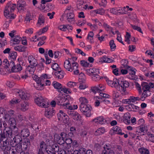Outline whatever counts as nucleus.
<instances>
[{
  "label": "nucleus",
  "instance_id": "obj_1",
  "mask_svg": "<svg viewBox=\"0 0 154 154\" xmlns=\"http://www.w3.org/2000/svg\"><path fill=\"white\" fill-rule=\"evenodd\" d=\"M108 85L112 88H115L122 96L128 94L127 91V88L129 87V84L128 81L125 80L118 81L117 79H113V81L109 80L108 79H106Z\"/></svg>",
  "mask_w": 154,
  "mask_h": 154
},
{
  "label": "nucleus",
  "instance_id": "obj_2",
  "mask_svg": "<svg viewBox=\"0 0 154 154\" xmlns=\"http://www.w3.org/2000/svg\"><path fill=\"white\" fill-rule=\"evenodd\" d=\"M16 7V4L12 3L10 2L8 3L5 7L4 11V14L5 17L7 18L14 19L15 16L13 14V12Z\"/></svg>",
  "mask_w": 154,
  "mask_h": 154
},
{
  "label": "nucleus",
  "instance_id": "obj_3",
  "mask_svg": "<svg viewBox=\"0 0 154 154\" xmlns=\"http://www.w3.org/2000/svg\"><path fill=\"white\" fill-rule=\"evenodd\" d=\"M78 66V64L77 63H70L68 60H65L64 62V68L67 71L70 72L73 71L75 75H77L79 73Z\"/></svg>",
  "mask_w": 154,
  "mask_h": 154
},
{
  "label": "nucleus",
  "instance_id": "obj_4",
  "mask_svg": "<svg viewBox=\"0 0 154 154\" xmlns=\"http://www.w3.org/2000/svg\"><path fill=\"white\" fill-rule=\"evenodd\" d=\"M35 101L36 104L41 107L46 108L50 106L48 99L44 98L42 96H39L37 97L35 99Z\"/></svg>",
  "mask_w": 154,
  "mask_h": 154
},
{
  "label": "nucleus",
  "instance_id": "obj_5",
  "mask_svg": "<svg viewBox=\"0 0 154 154\" xmlns=\"http://www.w3.org/2000/svg\"><path fill=\"white\" fill-rule=\"evenodd\" d=\"M142 89L143 93L141 95V99L144 100L145 98L151 94L150 92L151 87L147 83H144L142 84Z\"/></svg>",
  "mask_w": 154,
  "mask_h": 154
},
{
  "label": "nucleus",
  "instance_id": "obj_6",
  "mask_svg": "<svg viewBox=\"0 0 154 154\" xmlns=\"http://www.w3.org/2000/svg\"><path fill=\"white\" fill-rule=\"evenodd\" d=\"M128 10L125 9V7H119L114 8L110 10L111 13L116 15L123 14H126L128 11Z\"/></svg>",
  "mask_w": 154,
  "mask_h": 154
},
{
  "label": "nucleus",
  "instance_id": "obj_7",
  "mask_svg": "<svg viewBox=\"0 0 154 154\" xmlns=\"http://www.w3.org/2000/svg\"><path fill=\"white\" fill-rule=\"evenodd\" d=\"M79 107L81 112L86 115V117H90L91 116V107L90 106L86 104H82L80 105Z\"/></svg>",
  "mask_w": 154,
  "mask_h": 154
},
{
  "label": "nucleus",
  "instance_id": "obj_8",
  "mask_svg": "<svg viewBox=\"0 0 154 154\" xmlns=\"http://www.w3.org/2000/svg\"><path fill=\"white\" fill-rule=\"evenodd\" d=\"M56 101L57 104L63 106L65 104L68 103V99L64 97L58 96L56 98Z\"/></svg>",
  "mask_w": 154,
  "mask_h": 154
},
{
  "label": "nucleus",
  "instance_id": "obj_9",
  "mask_svg": "<svg viewBox=\"0 0 154 154\" xmlns=\"http://www.w3.org/2000/svg\"><path fill=\"white\" fill-rule=\"evenodd\" d=\"M68 114L70 117L75 121H79L81 119V116L77 112L69 111L68 112Z\"/></svg>",
  "mask_w": 154,
  "mask_h": 154
},
{
  "label": "nucleus",
  "instance_id": "obj_10",
  "mask_svg": "<svg viewBox=\"0 0 154 154\" xmlns=\"http://www.w3.org/2000/svg\"><path fill=\"white\" fill-rule=\"evenodd\" d=\"M10 68H11V70L13 72H17L20 71L22 70V67L20 65L17 64L16 65H14V62L11 60L10 62Z\"/></svg>",
  "mask_w": 154,
  "mask_h": 154
},
{
  "label": "nucleus",
  "instance_id": "obj_11",
  "mask_svg": "<svg viewBox=\"0 0 154 154\" xmlns=\"http://www.w3.org/2000/svg\"><path fill=\"white\" fill-rule=\"evenodd\" d=\"M86 73L92 77L96 74H99V70L96 68H90L85 70Z\"/></svg>",
  "mask_w": 154,
  "mask_h": 154
},
{
  "label": "nucleus",
  "instance_id": "obj_12",
  "mask_svg": "<svg viewBox=\"0 0 154 154\" xmlns=\"http://www.w3.org/2000/svg\"><path fill=\"white\" fill-rule=\"evenodd\" d=\"M57 116L59 121H63L64 123H66V121L68 117L67 115L62 110H60L59 112L57 114Z\"/></svg>",
  "mask_w": 154,
  "mask_h": 154
},
{
  "label": "nucleus",
  "instance_id": "obj_13",
  "mask_svg": "<svg viewBox=\"0 0 154 154\" xmlns=\"http://www.w3.org/2000/svg\"><path fill=\"white\" fill-rule=\"evenodd\" d=\"M53 148L51 146H48L47 149L45 151L48 154H53L54 152H57L59 150V147L57 146H53Z\"/></svg>",
  "mask_w": 154,
  "mask_h": 154
},
{
  "label": "nucleus",
  "instance_id": "obj_14",
  "mask_svg": "<svg viewBox=\"0 0 154 154\" xmlns=\"http://www.w3.org/2000/svg\"><path fill=\"white\" fill-rule=\"evenodd\" d=\"M3 137L5 138L9 137L10 138H12V130L10 128L8 127L7 128H5L3 132Z\"/></svg>",
  "mask_w": 154,
  "mask_h": 154
},
{
  "label": "nucleus",
  "instance_id": "obj_15",
  "mask_svg": "<svg viewBox=\"0 0 154 154\" xmlns=\"http://www.w3.org/2000/svg\"><path fill=\"white\" fill-rule=\"evenodd\" d=\"M26 6V3L24 1L19 0L17 2V8L19 11L23 10Z\"/></svg>",
  "mask_w": 154,
  "mask_h": 154
},
{
  "label": "nucleus",
  "instance_id": "obj_16",
  "mask_svg": "<svg viewBox=\"0 0 154 154\" xmlns=\"http://www.w3.org/2000/svg\"><path fill=\"white\" fill-rule=\"evenodd\" d=\"M28 60L30 65L37 66L38 63L37 60L32 55H29L28 57Z\"/></svg>",
  "mask_w": 154,
  "mask_h": 154
},
{
  "label": "nucleus",
  "instance_id": "obj_17",
  "mask_svg": "<svg viewBox=\"0 0 154 154\" xmlns=\"http://www.w3.org/2000/svg\"><path fill=\"white\" fill-rule=\"evenodd\" d=\"M93 121L97 124H103L106 122V119L102 116H100L93 119Z\"/></svg>",
  "mask_w": 154,
  "mask_h": 154
},
{
  "label": "nucleus",
  "instance_id": "obj_18",
  "mask_svg": "<svg viewBox=\"0 0 154 154\" xmlns=\"http://www.w3.org/2000/svg\"><path fill=\"white\" fill-rule=\"evenodd\" d=\"M19 96L22 99L27 100L29 99L30 95L22 90L18 92Z\"/></svg>",
  "mask_w": 154,
  "mask_h": 154
},
{
  "label": "nucleus",
  "instance_id": "obj_19",
  "mask_svg": "<svg viewBox=\"0 0 154 154\" xmlns=\"http://www.w3.org/2000/svg\"><path fill=\"white\" fill-rule=\"evenodd\" d=\"M0 148L3 152L9 151L11 147L8 144L6 140L4 141L2 144H1Z\"/></svg>",
  "mask_w": 154,
  "mask_h": 154
},
{
  "label": "nucleus",
  "instance_id": "obj_20",
  "mask_svg": "<svg viewBox=\"0 0 154 154\" xmlns=\"http://www.w3.org/2000/svg\"><path fill=\"white\" fill-rule=\"evenodd\" d=\"M36 66L29 65L26 69V72L27 74H32L36 69Z\"/></svg>",
  "mask_w": 154,
  "mask_h": 154
},
{
  "label": "nucleus",
  "instance_id": "obj_21",
  "mask_svg": "<svg viewBox=\"0 0 154 154\" xmlns=\"http://www.w3.org/2000/svg\"><path fill=\"white\" fill-rule=\"evenodd\" d=\"M131 115L129 112H127L124 114L123 117V121L124 123L127 125L130 123Z\"/></svg>",
  "mask_w": 154,
  "mask_h": 154
},
{
  "label": "nucleus",
  "instance_id": "obj_22",
  "mask_svg": "<svg viewBox=\"0 0 154 154\" xmlns=\"http://www.w3.org/2000/svg\"><path fill=\"white\" fill-rule=\"evenodd\" d=\"M37 85V86L38 87H37V89L38 90H41L43 89V87L44 85L43 83V80L40 79V77L39 78H38L37 79H36V81Z\"/></svg>",
  "mask_w": 154,
  "mask_h": 154
},
{
  "label": "nucleus",
  "instance_id": "obj_23",
  "mask_svg": "<svg viewBox=\"0 0 154 154\" xmlns=\"http://www.w3.org/2000/svg\"><path fill=\"white\" fill-rule=\"evenodd\" d=\"M55 113V111L54 110L53 108H49L48 109L47 111L45 112V116L49 118L53 115Z\"/></svg>",
  "mask_w": 154,
  "mask_h": 154
},
{
  "label": "nucleus",
  "instance_id": "obj_24",
  "mask_svg": "<svg viewBox=\"0 0 154 154\" xmlns=\"http://www.w3.org/2000/svg\"><path fill=\"white\" fill-rule=\"evenodd\" d=\"M20 105V109L23 111H25L29 108V104L27 101H23Z\"/></svg>",
  "mask_w": 154,
  "mask_h": 154
},
{
  "label": "nucleus",
  "instance_id": "obj_25",
  "mask_svg": "<svg viewBox=\"0 0 154 154\" xmlns=\"http://www.w3.org/2000/svg\"><path fill=\"white\" fill-rule=\"evenodd\" d=\"M66 17L69 23H72L74 21V15L72 12L67 13Z\"/></svg>",
  "mask_w": 154,
  "mask_h": 154
},
{
  "label": "nucleus",
  "instance_id": "obj_26",
  "mask_svg": "<svg viewBox=\"0 0 154 154\" xmlns=\"http://www.w3.org/2000/svg\"><path fill=\"white\" fill-rule=\"evenodd\" d=\"M52 85L54 87L58 90V91L60 92L61 90L63 88L62 85L56 81H54L52 83Z\"/></svg>",
  "mask_w": 154,
  "mask_h": 154
},
{
  "label": "nucleus",
  "instance_id": "obj_27",
  "mask_svg": "<svg viewBox=\"0 0 154 154\" xmlns=\"http://www.w3.org/2000/svg\"><path fill=\"white\" fill-rule=\"evenodd\" d=\"M113 60L111 59L104 56L100 59L99 62L102 63L103 62L110 63L112 62Z\"/></svg>",
  "mask_w": 154,
  "mask_h": 154
},
{
  "label": "nucleus",
  "instance_id": "obj_28",
  "mask_svg": "<svg viewBox=\"0 0 154 154\" xmlns=\"http://www.w3.org/2000/svg\"><path fill=\"white\" fill-rule=\"evenodd\" d=\"M64 72L62 70L57 71L55 73V75L56 77L58 79H63L64 77Z\"/></svg>",
  "mask_w": 154,
  "mask_h": 154
},
{
  "label": "nucleus",
  "instance_id": "obj_29",
  "mask_svg": "<svg viewBox=\"0 0 154 154\" xmlns=\"http://www.w3.org/2000/svg\"><path fill=\"white\" fill-rule=\"evenodd\" d=\"M8 123L11 128L16 127V122L15 119L14 118H11L9 119Z\"/></svg>",
  "mask_w": 154,
  "mask_h": 154
},
{
  "label": "nucleus",
  "instance_id": "obj_30",
  "mask_svg": "<svg viewBox=\"0 0 154 154\" xmlns=\"http://www.w3.org/2000/svg\"><path fill=\"white\" fill-rule=\"evenodd\" d=\"M127 69L130 75L133 76L135 75L136 72L137 71L136 69L135 68L132 66H128Z\"/></svg>",
  "mask_w": 154,
  "mask_h": 154
},
{
  "label": "nucleus",
  "instance_id": "obj_31",
  "mask_svg": "<svg viewBox=\"0 0 154 154\" xmlns=\"http://www.w3.org/2000/svg\"><path fill=\"white\" fill-rule=\"evenodd\" d=\"M17 56V53L15 51H12L9 54V59L11 60L10 62H11V60L13 61L16 59Z\"/></svg>",
  "mask_w": 154,
  "mask_h": 154
},
{
  "label": "nucleus",
  "instance_id": "obj_32",
  "mask_svg": "<svg viewBox=\"0 0 154 154\" xmlns=\"http://www.w3.org/2000/svg\"><path fill=\"white\" fill-rule=\"evenodd\" d=\"M20 134L23 137H27L29 136V132L28 129L25 128L21 131Z\"/></svg>",
  "mask_w": 154,
  "mask_h": 154
},
{
  "label": "nucleus",
  "instance_id": "obj_33",
  "mask_svg": "<svg viewBox=\"0 0 154 154\" xmlns=\"http://www.w3.org/2000/svg\"><path fill=\"white\" fill-rule=\"evenodd\" d=\"M105 132V129L104 128L101 127L99 128L95 132V134L99 135L103 134Z\"/></svg>",
  "mask_w": 154,
  "mask_h": 154
},
{
  "label": "nucleus",
  "instance_id": "obj_34",
  "mask_svg": "<svg viewBox=\"0 0 154 154\" xmlns=\"http://www.w3.org/2000/svg\"><path fill=\"white\" fill-rule=\"evenodd\" d=\"M113 130L115 132H116L117 133L120 135H122L124 134V133L122 132V130L121 128L117 126H114L113 128Z\"/></svg>",
  "mask_w": 154,
  "mask_h": 154
},
{
  "label": "nucleus",
  "instance_id": "obj_35",
  "mask_svg": "<svg viewBox=\"0 0 154 154\" xmlns=\"http://www.w3.org/2000/svg\"><path fill=\"white\" fill-rule=\"evenodd\" d=\"M63 92L66 94H71L72 93V91L70 89L68 88H66L65 86H63V87L60 91V93Z\"/></svg>",
  "mask_w": 154,
  "mask_h": 154
},
{
  "label": "nucleus",
  "instance_id": "obj_36",
  "mask_svg": "<svg viewBox=\"0 0 154 154\" xmlns=\"http://www.w3.org/2000/svg\"><path fill=\"white\" fill-rule=\"evenodd\" d=\"M8 62L7 59H4L2 63V68L3 67L5 68H7L10 67V63H9Z\"/></svg>",
  "mask_w": 154,
  "mask_h": 154
},
{
  "label": "nucleus",
  "instance_id": "obj_37",
  "mask_svg": "<svg viewBox=\"0 0 154 154\" xmlns=\"http://www.w3.org/2000/svg\"><path fill=\"white\" fill-rule=\"evenodd\" d=\"M11 129L12 130V137L14 136V137L17 136H19V132L18 131V128L16 127H14Z\"/></svg>",
  "mask_w": 154,
  "mask_h": 154
},
{
  "label": "nucleus",
  "instance_id": "obj_38",
  "mask_svg": "<svg viewBox=\"0 0 154 154\" xmlns=\"http://www.w3.org/2000/svg\"><path fill=\"white\" fill-rule=\"evenodd\" d=\"M79 101L80 103V105L86 104L88 101L87 99L85 97H81L79 99Z\"/></svg>",
  "mask_w": 154,
  "mask_h": 154
},
{
  "label": "nucleus",
  "instance_id": "obj_39",
  "mask_svg": "<svg viewBox=\"0 0 154 154\" xmlns=\"http://www.w3.org/2000/svg\"><path fill=\"white\" fill-rule=\"evenodd\" d=\"M14 49L19 52H23L25 50V47L22 45H18L14 47Z\"/></svg>",
  "mask_w": 154,
  "mask_h": 154
},
{
  "label": "nucleus",
  "instance_id": "obj_40",
  "mask_svg": "<svg viewBox=\"0 0 154 154\" xmlns=\"http://www.w3.org/2000/svg\"><path fill=\"white\" fill-rule=\"evenodd\" d=\"M103 26L107 32H110L113 29L112 27L105 22L103 23Z\"/></svg>",
  "mask_w": 154,
  "mask_h": 154
},
{
  "label": "nucleus",
  "instance_id": "obj_41",
  "mask_svg": "<svg viewBox=\"0 0 154 154\" xmlns=\"http://www.w3.org/2000/svg\"><path fill=\"white\" fill-rule=\"evenodd\" d=\"M21 37L18 35L15 36L13 40L14 42L13 44H18L20 42L21 40Z\"/></svg>",
  "mask_w": 154,
  "mask_h": 154
},
{
  "label": "nucleus",
  "instance_id": "obj_42",
  "mask_svg": "<svg viewBox=\"0 0 154 154\" xmlns=\"http://www.w3.org/2000/svg\"><path fill=\"white\" fill-rule=\"evenodd\" d=\"M130 101L131 103H134L135 101H139L140 100H142L141 99V97L140 98L138 97H134L133 96H131L130 97Z\"/></svg>",
  "mask_w": 154,
  "mask_h": 154
},
{
  "label": "nucleus",
  "instance_id": "obj_43",
  "mask_svg": "<svg viewBox=\"0 0 154 154\" xmlns=\"http://www.w3.org/2000/svg\"><path fill=\"white\" fill-rule=\"evenodd\" d=\"M128 107L130 109V111L136 112L139 110V107L133 104L129 105Z\"/></svg>",
  "mask_w": 154,
  "mask_h": 154
},
{
  "label": "nucleus",
  "instance_id": "obj_44",
  "mask_svg": "<svg viewBox=\"0 0 154 154\" xmlns=\"http://www.w3.org/2000/svg\"><path fill=\"white\" fill-rule=\"evenodd\" d=\"M139 151L141 154H150L149 151L147 149L143 147L139 148Z\"/></svg>",
  "mask_w": 154,
  "mask_h": 154
},
{
  "label": "nucleus",
  "instance_id": "obj_45",
  "mask_svg": "<svg viewBox=\"0 0 154 154\" xmlns=\"http://www.w3.org/2000/svg\"><path fill=\"white\" fill-rule=\"evenodd\" d=\"M45 23V18L44 16L42 15H40L38 17V23L40 25H42Z\"/></svg>",
  "mask_w": 154,
  "mask_h": 154
},
{
  "label": "nucleus",
  "instance_id": "obj_46",
  "mask_svg": "<svg viewBox=\"0 0 154 154\" xmlns=\"http://www.w3.org/2000/svg\"><path fill=\"white\" fill-rule=\"evenodd\" d=\"M40 149L39 150L45 151L47 149L48 146L44 142L42 141L40 143Z\"/></svg>",
  "mask_w": 154,
  "mask_h": 154
},
{
  "label": "nucleus",
  "instance_id": "obj_47",
  "mask_svg": "<svg viewBox=\"0 0 154 154\" xmlns=\"http://www.w3.org/2000/svg\"><path fill=\"white\" fill-rule=\"evenodd\" d=\"M146 130V128L144 125H141L136 128V131L138 133L144 132Z\"/></svg>",
  "mask_w": 154,
  "mask_h": 154
},
{
  "label": "nucleus",
  "instance_id": "obj_48",
  "mask_svg": "<svg viewBox=\"0 0 154 154\" xmlns=\"http://www.w3.org/2000/svg\"><path fill=\"white\" fill-rule=\"evenodd\" d=\"M60 136L61 137L62 139L61 143H63L67 138V135L65 133L62 132L60 134Z\"/></svg>",
  "mask_w": 154,
  "mask_h": 154
},
{
  "label": "nucleus",
  "instance_id": "obj_49",
  "mask_svg": "<svg viewBox=\"0 0 154 154\" xmlns=\"http://www.w3.org/2000/svg\"><path fill=\"white\" fill-rule=\"evenodd\" d=\"M80 64L81 65L85 67H88L90 66V63L87 61L84 60H82L80 61Z\"/></svg>",
  "mask_w": 154,
  "mask_h": 154
},
{
  "label": "nucleus",
  "instance_id": "obj_50",
  "mask_svg": "<svg viewBox=\"0 0 154 154\" xmlns=\"http://www.w3.org/2000/svg\"><path fill=\"white\" fill-rule=\"evenodd\" d=\"M77 84V83L70 81L68 82L66 84V85L69 88H73L74 86H76Z\"/></svg>",
  "mask_w": 154,
  "mask_h": 154
},
{
  "label": "nucleus",
  "instance_id": "obj_51",
  "mask_svg": "<svg viewBox=\"0 0 154 154\" xmlns=\"http://www.w3.org/2000/svg\"><path fill=\"white\" fill-rule=\"evenodd\" d=\"M99 74H96L92 76L91 77L92 80L95 82L99 81L101 78V77L98 75Z\"/></svg>",
  "mask_w": 154,
  "mask_h": 154
},
{
  "label": "nucleus",
  "instance_id": "obj_52",
  "mask_svg": "<svg viewBox=\"0 0 154 154\" xmlns=\"http://www.w3.org/2000/svg\"><path fill=\"white\" fill-rule=\"evenodd\" d=\"M109 45L112 51L115 50L116 48V46L114 43V41L113 40H111L109 42Z\"/></svg>",
  "mask_w": 154,
  "mask_h": 154
},
{
  "label": "nucleus",
  "instance_id": "obj_53",
  "mask_svg": "<svg viewBox=\"0 0 154 154\" xmlns=\"http://www.w3.org/2000/svg\"><path fill=\"white\" fill-rule=\"evenodd\" d=\"M62 108L65 109H67L70 110H72V106L70 104L69 100L68 103H66L63 105L62 106Z\"/></svg>",
  "mask_w": 154,
  "mask_h": 154
},
{
  "label": "nucleus",
  "instance_id": "obj_54",
  "mask_svg": "<svg viewBox=\"0 0 154 154\" xmlns=\"http://www.w3.org/2000/svg\"><path fill=\"white\" fill-rule=\"evenodd\" d=\"M129 18L134 22H138V20L137 19L136 15L135 14H132L129 15Z\"/></svg>",
  "mask_w": 154,
  "mask_h": 154
},
{
  "label": "nucleus",
  "instance_id": "obj_55",
  "mask_svg": "<svg viewBox=\"0 0 154 154\" xmlns=\"http://www.w3.org/2000/svg\"><path fill=\"white\" fill-rule=\"evenodd\" d=\"M32 17L31 12L29 11L27 12L26 17L25 18V20L26 21L29 22L30 20H32Z\"/></svg>",
  "mask_w": 154,
  "mask_h": 154
},
{
  "label": "nucleus",
  "instance_id": "obj_56",
  "mask_svg": "<svg viewBox=\"0 0 154 154\" xmlns=\"http://www.w3.org/2000/svg\"><path fill=\"white\" fill-rule=\"evenodd\" d=\"M13 139L14 140V141H15L16 143V142L17 144L20 143L22 140V138L19 135L14 137Z\"/></svg>",
  "mask_w": 154,
  "mask_h": 154
},
{
  "label": "nucleus",
  "instance_id": "obj_57",
  "mask_svg": "<svg viewBox=\"0 0 154 154\" xmlns=\"http://www.w3.org/2000/svg\"><path fill=\"white\" fill-rule=\"evenodd\" d=\"M68 26V25H60L58 27V29L61 31H65L67 29V27Z\"/></svg>",
  "mask_w": 154,
  "mask_h": 154
},
{
  "label": "nucleus",
  "instance_id": "obj_58",
  "mask_svg": "<svg viewBox=\"0 0 154 154\" xmlns=\"http://www.w3.org/2000/svg\"><path fill=\"white\" fill-rule=\"evenodd\" d=\"M125 41L127 42L128 44H130V38H131V35L130 33L128 32H126V34L125 36Z\"/></svg>",
  "mask_w": 154,
  "mask_h": 154
},
{
  "label": "nucleus",
  "instance_id": "obj_59",
  "mask_svg": "<svg viewBox=\"0 0 154 154\" xmlns=\"http://www.w3.org/2000/svg\"><path fill=\"white\" fill-rule=\"evenodd\" d=\"M54 139L58 142H61L62 139L61 137L57 134H55L54 136Z\"/></svg>",
  "mask_w": 154,
  "mask_h": 154
},
{
  "label": "nucleus",
  "instance_id": "obj_60",
  "mask_svg": "<svg viewBox=\"0 0 154 154\" xmlns=\"http://www.w3.org/2000/svg\"><path fill=\"white\" fill-rule=\"evenodd\" d=\"M131 27L134 30H137L141 33H143L140 28L137 26L131 24L130 25Z\"/></svg>",
  "mask_w": 154,
  "mask_h": 154
},
{
  "label": "nucleus",
  "instance_id": "obj_61",
  "mask_svg": "<svg viewBox=\"0 0 154 154\" xmlns=\"http://www.w3.org/2000/svg\"><path fill=\"white\" fill-rule=\"evenodd\" d=\"M91 91L94 93H96L97 92L100 93V91L99 90L98 87L97 86H95L91 87Z\"/></svg>",
  "mask_w": 154,
  "mask_h": 154
},
{
  "label": "nucleus",
  "instance_id": "obj_62",
  "mask_svg": "<svg viewBox=\"0 0 154 154\" xmlns=\"http://www.w3.org/2000/svg\"><path fill=\"white\" fill-rule=\"evenodd\" d=\"M147 135L149 137V140L151 142L154 143V134H152L149 132H148Z\"/></svg>",
  "mask_w": 154,
  "mask_h": 154
},
{
  "label": "nucleus",
  "instance_id": "obj_63",
  "mask_svg": "<svg viewBox=\"0 0 154 154\" xmlns=\"http://www.w3.org/2000/svg\"><path fill=\"white\" fill-rule=\"evenodd\" d=\"M50 78V76L46 74H43L40 77V79H41L44 82L47 79H49Z\"/></svg>",
  "mask_w": 154,
  "mask_h": 154
},
{
  "label": "nucleus",
  "instance_id": "obj_64",
  "mask_svg": "<svg viewBox=\"0 0 154 154\" xmlns=\"http://www.w3.org/2000/svg\"><path fill=\"white\" fill-rule=\"evenodd\" d=\"M53 69L55 71L58 70L59 69V66L58 64L57 63H54L51 66Z\"/></svg>",
  "mask_w": 154,
  "mask_h": 154
}]
</instances>
